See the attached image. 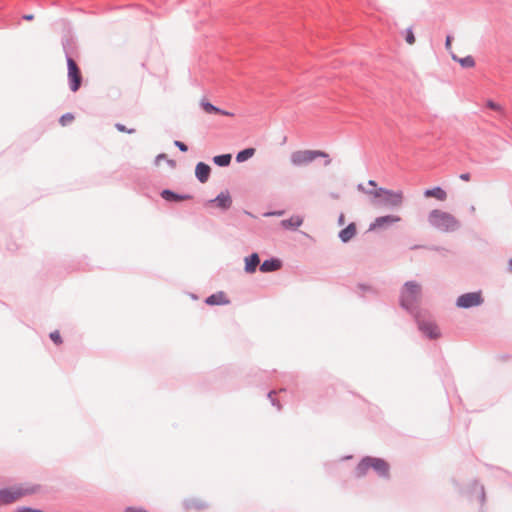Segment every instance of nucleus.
<instances>
[{"instance_id": "nucleus-8", "label": "nucleus", "mask_w": 512, "mask_h": 512, "mask_svg": "<svg viewBox=\"0 0 512 512\" xmlns=\"http://www.w3.org/2000/svg\"><path fill=\"white\" fill-rule=\"evenodd\" d=\"M401 221V217L397 216V215H386V216H380V217H377L371 224H370V227H369V230H378V229H382V228H385L389 225H392L394 223H398Z\"/></svg>"}, {"instance_id": "nucleus-11", "label": "nucleus", "mask_w": 512, "mask_h": 512, "mask_svg": "<svg viewBox=\"0 0 512 512\" xmlns=\"http://www.w3.org/2000/svg\"><path fill=\"white\" fill-rule=\"evenodd\" d=\"M210 171H211V169H210L209 165H207L203 162H199L195 168L196 177L201 183L207 182V180L210 176Z\"/></svg>"}, {"instance_id": "nucleus-36", "label": "nucleus", "mask_w": 512, "mask_h": 512, "mask_svg": "<svg viewBox=\"0 0 512 512\" xmlns=\"http://www.w3.org/2000/svg\"><path fill=\"white\" fill-rule=\"evenodd\" d=\"M339 224L340 225L344 224V215L343 214H341L339 217Z\"/></svg>"}, {"instance_id": "nucleus-24", "label": "nucleus", "mask_w": 512, "mask_h": 512, "mask_svg": "<svg viewBox=\"0 0 512 512\" xmlns=\"http://www.w3.org/2000/svg\"><path fill=\"white\" fill-rule=\"evenodd\" d=\"M161 195L168 201H182L189 198V196H179L169 190H164Z\"/></svg>"}, {"instance_id": "nucleus-4", "label": "nucleus", "mask_w": 512, "mask_h": 512, "mask_svg": "<svg viewBox=\"0 0 512 512\" xmlns=\"http://www.w3.org/2000/svg\"><path fill=\"white\" fill-rule=\"evenodd\" d=\"M37 491L35 486H14L0 490V505L13 503Z\"/></svg>"}, {"instance_id": "nucleus-12", "label": "nucleus", "mask_w": 512, "mask_h": 512, "mask_svg": "<svg viewBox=\"0 0 512 512\" xmlns=\"http://www.w3.org/2000/svg\"><path fill=\"white\" fill-rule=\"evenodd\" d=\"M424 196L426 198H435L438 201H446L447 200V192L441 187H434L432 189H427L424 191Z\"/></svg>"}, {"instance_id": "nucleus-33", "label": "nucleus", "mask_w": 512, "mask_h": 512, "mask_svg": "<svg viewBox=\"0 0 512 512\" xmlns=\"http://www.w3.org/2000/svg\"><path fill=\"white\" fill-rule=\"evenodd\" d=\"M20 512H44V511L37 510V509H31V508H23V509H21Z\"/></svg>"}, {"instance_id": "nucleus-28", "label": "nucleus", "mask_w": 512, "mask_h": 512, "mask_svg": "<svg viewBox=\"0 0 512 512\" xmlns=\"http://www.w3.org/2000/svg\"><path fill=\"white\" fill-rule=\"evenodd\" d=\"M50 338H51V340H52L55 344H57V345H59V344H61V343H62V339H61V336H60L59 331H53V332H51V333H50Z\"/></svg>"}, {"instance_id": "nucleus-31", "label": "nucleus", "mask_w": 512, "mask_h": 512, "mask_svg": "<svg viewBox=\"0 0 512 512\" xmlns=\"http://www.w3.org/2000/svg\"><path fill=\"white\" fill-rule=\"evenodd\" d=\"M451 44H452V37L451 36H447L446 37V42H445V46L448 50L451 49Z\"/></svg>"}, {"instance_id": "nucleus-6", "label": "nucleus", "mask_w": 512, "mask_h": 512, "mask_svg": "<svg viewBox=\"0 0 512 512\" xmlns=\"http://www.w3.org/2000/svg\"><path fill=\"white\" fill-rule=\"evenodd\" d=\"M69 87L72 92H77L82 84V74L77 63L72 58H67Z\"/></svg>"}, {"instance_id": "nucleus-19", "label": "nucleus", "mask_w": 512, "mask_h": 512, "mask_svg": "<svg viewBox=\"0 0 512 512\" xmlns=\"http://www.w3.org/2000/svg\"><path fill=\"white\" fill-rule=\"evenodd\" d=\"M302 223H303V217H301L299 215H294V216L290 217L289 219L283 220L281 222V225L287 229H290V228L295 229V228L299 227L300 225H302Z\"/></svg>"}, {"instance_id": "nucleus-23", "label": "nucleus", "mask_w": 512, "mask_h": 512, "mask_svg": "<svg viewBox=\"0 0 512 512\" xmlns=\"http://www.w3.org/2000/svg\"><path fill=\"white\" fill-rule=\"evenodd\" d=\"M231 154L218 155L213 158V162L218 166H228L231 162Z\"/></svg>"}, {"instance_id": "nucleus-5", "label": "nucleus", "mask_w": 512, "mask_h": 512, "mask_svg": "<svg viewBox=\"0 0 512 512\" xmlns=\"http://www.w3.org/2000/svg\"><path fill=\"white\" fill-rule=\"evenodd\" d=\"M421 287L418 283L407 282L401 293V304L405 308H411L420 298Z\"/></svg>"}, {"instance_id": "nucleus-22", "label": "nucleus", "mask_w": 512, "mask_h": 512, "mask_svg": "<svg viewBox=\"0 0 512 512\" xmlns=\"http://www.w3.org/2000/svg\"><path fill=\"white\" fill-rule=\"evenodd\" d=\"M254 154H255L254 148H247V149L240 151L237 154L236 160L238 162H244V161L248 160L249 158H251Z\"/></svg>"}, {"instance_id": "nucleus-29", "label": "nucleus", "mask_w": 512, "mask_h": 512, "mask_svg": "<svg viewBox=\"0 0 512 512\" xmlns=\"http://www.w3.org/2000/svg\"><path fill=\"white\" fill-rule=\"evenodd\" d=\"M116 128L120 131V132H126V133H134L135 132V129H127L124 125L122 124H116Z\"/></svg>"}, {"instance_id": "nucleus-37", "label": "nucleus", "mask_w": 512, "mask_h": 512, "mask_svg": "<svg viewBox=\"0 0 512 512\" xmlns=\"http://www.w3.org/2000/svg\"><path fill=\"white\" fill-rule=\"evenodd\" d=\"M368 184H369L370 186L376 187V182H375L374 180H369V181H368Z\"/></svg>"}, {"instance_id": "nucleus-9", "label": "nucleus", "mask_w": 512, "mask_h": 512, "mask_svg": "<svg viewBox=\"0 0 512 512\" xmlns=\"http://www.w3.org/2000/svg\"><path fill=\"white\" fill-rule=\"evenodd\" d=\"M419 329L428 337L435 339L440 336L438 327L431 321L420 320Z\"/></svg>"}, {"instance_id": "nucleus-15", "label": "nucleus", "mask_w": 512, "mask_h": 512, "mask_svg": "<svg viewBox=\"0 0 512 512\" xmlns=\"http://www.w3.org/2000/svg\"><path fill=\"white\" fill-rule=\"evenodd\" d=\"M205 302L208 305H226L230 303V300L227 298L224 292H218L209 296Z\"/></svg>"}, {"instance_id": "nucleus-18", "label": "nucleus", "mask_w": 512, "mask_h": 512, "mask_svg": "<svg viewBox=\"0 0 512 512\" xmlns=\"http://www.w3.org/2000/svg\"><path fill=\"white\" fill-rule=\"evenodd\" d=\"M356 235L355 223H350L346 228L340 231L339 237L343 242H348Z\"/></svg>"}, {"instance_id": "nucleus-26", "label": "nucleus", "mask_w": 512, "mask_h": 512, "mask_svg": "<svg viewBox=\"0 0 512 512\" xmlns=\"http://www.w3.org/2000/svg\"><path fill=\"white\" fill-rule=\"evenodd\" d=\"M405 34H406L405 35V40H406L407 44L413 45L415 43L416 39H415V36H414V33H413L412 29L408 28L406 30Z\"/></svg>"}, {"instance_id": "nucleus-16", "label": "nucleus", "mask_w": 512, "mask_h": 512, "mask_svg": "<svg viewBox=\"0 0 512 512\" xmlns=\"http://www.w3.org/2000/svg\"><path fill=\"white\" fill-rule=\"evenodd\" d=\"M260 263V259L257 253L251 254L249 257L245 258V271L247 273H254L256 271L257 266Z\"/></svg>"}, {"instance_id": "nucleus-27", "label": "nucleus", "mask_w": 512, "mask_h": 512, "mask_svg": "<svg viewBox=\"0 0 512 512\" xmlns=\"http://www.w3.org/2000/svg\"><path fill=\"white\" fill-rule=\"evenodd\" d=\"M486 106L491 109V110H494V111H498V112H501L502 111V107L500 104L492 101V100H488L486 102Z\"/></svg>"}, {"instance_id": "nucleus-13", "label": "nucleus", "mask_w": 512, "mask_h": 512, "mask_svg": "<svg viewBox=\"0 0 512 512\" xmlns=\"http://www.w3.org/2000/svg\"><path fill=\"white\" fill-rule=\"evenodd\" d=\"M211 203H215L221 209H228L232 204V199L228 192H222L215 199L211 200Z\"/></svg>"}, {"instance_id": "nucleus-20", "label": "nucleus", "mask_w": 512, "mask_h": 512, "mask_svg": "<svg viewBox=\"0 0 512 512\" xmlns=\"http://www.w3.org/2000/svg\"><path fill=\"white\" fill-rule=\"evenodd\" d=\"M371 468L369 457L364 458L356 467V476L362 477L364 476L367 471Z\"/></svg>"}, {"instance_id": "nucleus-2", "label": "nucleus", "mask_w": 512, "mask_h": 512, "mask_svg": "<svg viewBox=\"0 0 512 512\" xmlns=\"http://www.w3.org/2000/svg\"><path fill=\"white\" fill-rule=\"evenodd\" d=\"M317 158H324L325 166L331 164V158L328 153L321 150L311 149H299L292 151L289 155V162L293 167L301 168L308 166Z\"/></svg>"}, {"instance_id": "nucleus-3", "label": "nucleus", "mask_w": 512, "mask_h": 512, "mask_svg": "<svg viewBox=\"0 0 512 512\" xmlns=\"http://www.w3.org/2000/svg\"><path fill=\"white\" fill-rule=\"evenodd\" d=\"M368 195L373 197V204H377L376 199H382V203L391 207H400L404 201L403 191H392L385 188H378L366 191Z\"/></svg>"}, {"instance_id": "nucleus-21", "label": "nucleus", "mask_w": 512, "mask_h": 512, "mask_svg": "<svg viewBox=\"0 0 512 512\" xmlns=\"http://www.w3.org/2000/svg\"><path fill=\"white\" fill-rule=\"evenodd\" d=\"M452 59L459 62L460 65L464 68H472L475 66V60L472 56H466L464 58H458L456 55L452 54Z\"/></svg>"}, {"instance_id": "nucleus-7", "label": "nucleus", "mask_w": 512, "mask_h": 512, "mask_svg": "<svg viewBox=\"0 0 512 512\" xmlns=\"http://www.w3.org/2000/svg\"><path fill=\"white\" fill-rule=\"evenodd\" d=\"M482 303V297L480 292H473L461 295L457 299V306L461 308H469L477 306Z\"/></svg>"}, {"instance_id": "nucleus-32", "label": "nucleus", "mask_w": 512, "mask_h": 512, "mask_svg": "<svg viewBox=\"0 0 512 512\" xmlns=\"http://www.w3.org/2000/svg\"><path fill=\"white\" fill-rule=\"evenodd\" d=\"M460 179L463 181H469L470 180V174L469 173H463L460 175Z\"/></svg>"}, {"instance_id": "nucleus-34", "label": "nucleus", "mask_w": 512, "mask_h": 512, "mask_svg": "<svg viewBox=\"0 0 512 512\" xmlns=\"http://www.w3.org/2000/svg\"><path fill=\"white\" fill-rule=\"evenodd\" d=\"M164 158H165V155H163V154L158 155V156H157V158H156V160H155L156 165H160V161H161L162 159H164Z\"/></svg>"}, {"instance_id": "nucleus-17", "label": "nucleus", "mask_w": 512, "mask_h": 512, "mask_svg": "<svg viewBox=\"0 0 512 512\" xmlns=\"http://www.w3.org/2000/svg\"><path fill=\"white\" fill-rule=\"evenodd\" d=\"M280 268H281V261L278 259L265 260L260 265V271L264 272V273L277 271Z\"/></svg>"}, {"instance_id": "nucleus-30", "label": "nucleus", "mask_w": 512, "mask_h": 512, "mask_svg": "<svg viewBox=\"0 0 512 512\" xmlns=\"http://www.w3.org/2000/svg\"><path fill=\"white\" fill-rule=\"evenodd\" d=\"M175 146L178 147L182 152H187L188 151V147L185 143L181 142V141H175Z\"/></svg>"}, {"instance_id": "nucleus-1", "label": "nucleus", "mask_w": 512, "mask_h": 512, "mask_svg": "<svg viewBox=\"0 0 512 512\" xmlns=\"http://www.w3.org/2000/svg\"><path fill=\"white\" fill-rule=\"evenodd\" d=\"M427 221L431 227L441 232H454L460 223L458 219L451 213L441 209H433L429 212Z\"/></svg>"}, {"instance_id": "nucleus-25", "label": "nucleus", "mask_w": 512, "mask_h": 512, "mask_svg": "<svg viewBox=\"0 0 512 512\" xmlns=\"http://www.w3.org/2000/svg\"><path fill=\"white\" fill-rule=\"evenodd\" d=\"M74 121V115L71 113H66L60 118V124L62 126H67Z\"/></svg>"}, {"instance_id": "nucleus-14", "label": "nucleus", "mask_w": 512, "mask_h": 512, "mask_svg": "<svg viewBox=\"0 0 512 512\" xmlns=\"http://www.w3.org/2000/svg\"><path fill=\"white\" fill-rule=\"evenodd\" d=\"M200 106L208 114H220V115H224V116H232L233 115L232 113H230L228 111L221 110L220 108L214 106L212 103H210L206 100H202L200 102Z\"/></svg>"}, {"instance_id": "nucleus-35", "label": "nucleus", "mask_w": 512, "mask_h": 512, "mask_svg": "<svg viewBox=\"0 0 512 512\" xmlns=\"http://www.w3.org/2000/svg\"><path fill=\"white\" fill-rule=\"evenodd\" d=\"M23 18L27 21H30L33 19V15L32 14H27V15H24Z\"/></svg>"}, {"instance_id": "nucleus-38", "label": "nucleus", "mask_w": 512, "mask_h": 512, "mask_svg": "<svg viewBox=\"0 0 512 512\" xmlns=\"http://www.w3.org/2000/svg\"><path fill=\"white\" fill-rule=\"evenodd\" d=\"M509 271L512 273V258L508 262Z\"/></svg>"}, {"instance_id": "nucleus-10", "label": "nucleus", "mask_w": 512, "mask_h": 512, "mask_svg": "<svg viewBox=\"0 0 512 512\" xmlns=\"http://www.w3.org/2000/svg\"><path fill=\"white\" fill-rule=\"evenodd\" d=\"M369 462L371 468H373L380 476L386 477L389 475V465L383 459L369 457Z\"/></svg>"}]
</instances>
